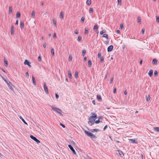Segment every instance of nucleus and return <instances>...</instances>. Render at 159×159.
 Returning a JSON list of instances; mask_svg holds the SVG:
<instances>
[{
  "instance_id": "obj_1",
  "label": "nucleus",
  "mask_w": 159,
  "mask_h": 159,
  "mask_svg": "<svg viewBox=\"0 0 159 159\" xmlns=\"http://www.w3.org/2000/svg\"><path fill=\"white\" fill-rule=\"evenodd\" d=\"M91 114L93 116H91L89 117V121L88 122V124L90 126H92L94 124V122L96 120L97 117V115L95 113H92Z\"/></svg>"
},
{
  "instance_id": "obj_2",
  "label": "nucleus",
  "mask_w": 159,
  "mask_h": 159,
  "mask_svg": "<svg viewBox=\"0 0 159 159\" xmlns=\"http://www.w3.org/2000/svg\"><path fill=\"white\" fill-rule=\"evenodd\" d=\"M51 108L52 110L55 111L56 112L62 115V111L60 109L57 108L54 105L51 106Z\"/></svg>"
},
{
  "instance_id": "obj_3",
  "label": "nucleus",
  "mask_w": 159,
  "mask_h": 159,
  "mask_svg": "<svg viewBox=\"0 0 159 159\" xmlns=\"http://www.w3.org/2000/svg\"><path fill=\"white\" fill-rule=\"evenodd\" d=\"M30 138L34 140L37 143H40V141L38 140L35 137H34L32 135H31L30 136Z\"/></svg>"
},
{
  "instance_id": "obj_4",
  "label": "nucleus",
  "mask_w": 159,
  "mask_h": 159,
  "mask_svg": "<svg viewBox=\"0 0 159 159\" xmlns=\"http://www.w3.org/2000/svg\"><path fill=\"white\" fill-rule=\"evenodd\" d=\"M68 147L71 150V151L73 152V154L75 155L76 154V153L73 148V147L72 146L70 145H68Z\"/></svg>"
},
{
  "instance_id": "obj_5",
  "label": "nucleus",
  "mask_w": 159,
  "mask_h": 159,
  "mask_svg": "<svg viewBox=\"0 0 159 159\" xmlns=\"http://www.w3.org/2000/svg\"><path fill=\"white\" fill-rule=\"evenodd\" d=\"M24 64L25 65H27L29 67H31V66L30 65V62L28 60H26L24 62Z\"/></svg>"
},
{
  "instance_id": "obj_6",
  "label": "nucleus",
  "mask_w": 159,
  "mask_h": 159,
  "mask_svg": "<svg viewBox=\"0 0 159 159\" xmlns=\"http://www.w3.org/2000/svg\"><path fill=\"white\" fill-rule=\"evenodd\" d=\"M44 90L45 92L47 94L48 93V89L47 87L46 86V84L45 83H44Z\"/></svg>"
},
{
  "instance_id": "obj_7",
  "label": "nucleus",
  "mask_w": 159,
  "mask_h": 159,
  "mask_svg": "<svg viewBox=\"0 0 159 159\" xmlns=\"http://www.w3.org/2000/svg\"><path fill=\"white\" fill-rule=\"evenodd\" d=\"M8 86L9 88L10 89H11L12 91H13L14 90V86L11 83L10 84L8 85Z\"/></svg>"
},
{
  "instance_id": "obj_8",
  "label": "nucleus",
  "mask_w": 159,
  "mask_h": 159,
  "mask_svg": "<svg viewBox=\"0 0 159 159\" xmlns=\"http://www.w3.org/2000/svg\"><path fill=\"white\" fill-rule=\"evenodd\" d=\"M129 140L130 141V142L132 143H137L138 142L136 140H135L134 139H129Z\"/></svg>"
},
{
  "instance_id": "obj_9",
  "label": "nucleus",
  "mask_w": 159,
  "mask_h": 159,
  "mask_svg": "<svg viewBox=\"0 0 159 159\" xmlns=\"http://www.w3.org/2000/svg\"><path fill=\"white\" fill-rule=\"evenodd\" d=\"M113 49V46L112 45H110L107 48V51L109 52L112 50Z\"/></svg>"
},
{
  "instance_id": "obj_10",
  "label": "nucleus",
  "mask_w": 159,
  "mask_h": 159,
  "mask_svg": "<svg viewBox=\"0 0 159 159\" xmlns=\"http://www.w3.org/2000/svg\"><path fill=\"white\" fill-rule=\"evenodd\" d=\"M153 70L151 69L148 72V74L150 77H151L153 74Z\"/></svg>"
},
{
  "instance_id": "obj_11",
  "label": "nucleus",
  "mask_w": 159,
  "mask_h": 159,
  "mask_svg": "<svg viewBox=\"0 0 159 159\" xmlns=\"http://www.w3.org/2000/svg\"><path fill=\"white\" fill-rule=\"evenodd\" d=\"M20 27L21 30L23 29L24 27V23L23 21H20Z\"/></svg>"
},
{
  "instance_id": "obj_12",
  "label": "nucleus",
  "mask_w": 159,
  "mask_h": 159,
  "mask_svg": "<svg viewBox=\"0 0 159 159\" xmlns=\"http://www.w3.org/2000/svg\"><path fill=\"white\" fill-rule=\"evenodd\" d=\"M35 12L34 11H32L31 16L32 18H34L35 16Z\"/></svg>"
},
{
  "instance_id": "obj_13",
  "label": "nucleus",
  "mask_w": 159,
  "mask_h": 159,
  "mask_svg": "<svg viewBox=\"0 0 159 159\" xmlns=\"http://www.w3.org/2000/svg\"><path fill=\"white\" fill-rule=\"evenodd\" d=\"M153 129L155 131L159 132V127H154Z\"/></svg>"
},
{
  "instance_id": "obj_14",
  "label": "nucleus",
  "mask_w": 159,
  "mask_h": 159,
  "mask_svg": "<svg viewBox=\"0 0 159 159\" xmlns=\"http://www.w3.org/2000/svg\"><path fill=\"white\" fill-rule=\"evenodd\" d=\"M84 132L88 136L90 137L91 133L86 130H85Z\"/></svg>"
},
{
  "instance_id": "obj_15",
  "label": "nucleus",
  "mask_w": 159,
  "mask_h": 159,
  "mask_svg": "<svg viewBox=\"0 0 159 159\" xmlns=\"http://www.w3.org/2000/svg\"><path fill=\"white\" fill-rule=\"evenodd\" d=\"M14 32V29L13 26H12L11 28V34H13Z\"/></svg>"
},
{
  "instance_id": "obj_16",
  "label": "nucleus",
  "mask_w": 159,
  "mask_h": 159,
  "mask_svg": "<svg viewBox=\"0 0 159 159\" xmlns=\"http://www.w3.org/2000/svg\"><path fill=\"white\" fill-rule=\"evenodd\" d=\"M97 98L99 102L102 101L101 97L100 95H97Z\"/></svg>"
},
{
  "instance_id": "obj_17",
  "label": "nucleus",
  "mask_w": 159,
  "mask_h": 159,
  "mask_svg": "<svg viewBox=\"0 0 159 159\" xmlns=\"http://www.w3.org/2000/svg\"><path fill=\"white\" fill-rule=\"evenodd\" d=\"M19 118L25 125H28L27 123L25 121L21 116H20Z\"/></svg>"
},
{
  "instance_id": "obj_18",
  "label": "nucleus",
  "mask_w": 159,
  "mask_h": 159,
  "mask_svg": "<svg viewBox=\"0 0 159 159\" xmlns=\"http://www.w3.org/2000/svg\"><path fill=\"white\" fill-rule=\"evenodd\" d=\"M4 62L5 66L7 67L8 65L7 61L5 59H4Z\"/></svg>"
},
{
  "instance_id": "obj_19",
  "label": "nucleus",
  "mask_w": 159,
  "mask_h": 159,
  "mask_svg": "<svg viewBox=\"0 0 159 159\" xmlns=\"http://www.w3.org/2000/svg\"><path fill=\"white\" fill-rule=\"evenodd\" d=\"M12 7H9V13L10 14L12 13Z\"/></svg>"
},
{
  "instance_id": "obj_20",
  "label": "nucleus",
  "mask_w": 159,
  "mask_h": 159,
  "mask_svg": "<svg viewBox=\"0 0 159 159\" xmlns=\"http://www.w3.org/2000/svg\"><path fill=\"white\" fill-rule=\"evenodd\" d=\"M68 76L70 78H71L72 77L70 71H68Z\"/></svg>"
},
{
  "instance_id": "obj_21",
  "label": "nucleus",
  "mask_w": 159,
  "mask_h": 159,
  "mask_svg": "<svg viewBox=\"0 0 159 159\" xmlns=\"http://www.w3.org/2000/svg\"><path fill=\"white\" fill-rule=\"evenodd\" d=\"M32 80L33 81V84H34V85H36V82L35 80V78L33 76L32 77Z\"/></svg>"
},
{
  "instance_id": "obj_22",
  "label": "nucleus",
  "mask_w": 159,
  "mask_h": 159,
  "mask_svg": "<svg viewBox=\"0 0 159 159\" xmlns=\"http://www.w3.org/2000/svg\"><path fill=\"white\" fill-rule=\"evenodd\" d=\"M90 138H94V139H96L97 138L96 136L95 135H94V134H93L92 133L90 134Z\"/></svg>"
},
{
  "instance_id": "obj_23",
  "label": "nucleus",
  "mask_w": 159,
  "mask_h": 159,
  "mask_svg": "<svg viewBox=\"0 0 159 159\" xmlns=\"http://www.w3.org/2000/svg\"><path fill=\"white\" fill-rule=\"evenodd\" d=\"M92 65L91 61L90 60H89L88 61V66L89 67H91Z\"/></svg>"
},
{
  "instance_id": "obj_24",
  "label": "nucleus",
  "mask_w": 159,
  "mask_h": 159,
  "mask_svg": "<svg viewBox=\"0 0 159 159\" xmlns=\"http://www.w3.org/2000/svg\"><path fill=\"white\" fill-rule=\"evenodd\" d=\"M138 22L139 24L141 23V18L140 17H138L137 18Z\"/></svg>"
},
{
  "instance_id": "obj_25",
  "label": "nucleus",
  "mask_w": 159,
  "mask_h": 159,
  "mask_svg": "<svg viewBox=\"0 0 159 159\" xmlns=\"http://www.w3.org/2000/svg\"><path fill=\"white\" fill-rule=\"evenodd\" d=\"M157 60L156 59H154L153 60V61H152V63L153 64H157Z\"/></svg>"
},
{
  "instance_id": "obj_26",
  "label": "nucleus",
  "mask_w": 159,
  "mask_h": 159,
  "mask_svg": "<svg viewBox=\"0 0 159 159\" xmlns=\"http://www.w3.org/2000/svg\"><path fill=\"white\" fill-rule=\"evenodd\" d=\"M91 3V0H87L86 2L87 4L88 5H90Z\"/></svg>"
},
{
  "instance_id": "obj_27",
  "label": "nucleus",
  "mask_w": 159,
  "mask_h": 159,
  "mask_svg": "<svg viewBox=\"0 0 159 159\" xmlns=\"http://www.w3.org/2000/svg\"><path fill=\"white\" fill-rule=\"evenodd\" d=\"M51 54L53 56H54V49L53 48H52L51 49Z\"/></svg>"
},
{
  "instance_id": "obj_28",
  "label": "nucleus",
  "mask_w": 159,
  "mask_h": 159,
  "mask_svg": "<svg viewBox=\"0 0 159 159\" xmlns=\"http://www.w3.org/2000/svg\"><path fill=\"white\" fill-rule=\"evenodd\" d=\"M64 16V13L62 12H61L60 13V17L63 18Z\"/></svg>"
},
{
  "instance_id": "obj_29",
  "label": "nucleus",
  "mask_w": 159,
  "mask_h": 159,
  "mask_svg": "<svg viewBox=\"0 0 159 159\" xmlns=\"http://www.w3.org/2000/svg\"><path fill=\"white\" fill-rule=\"evenodd\" d=\"M86 52V51L85 49H84L83 50L82 53V55H83V56H84Z\"/></svg>"
},
{
  "instance_id": "obj_30",
  "label": "nucleus",
  "mask_w": 159,
  "mask_h": 159,
  "mask_svg": "<svg viewBox=\"0 0 159 159\" xmlns=\"http://www.w3.org/2000/svg\"><path fill=\"white\" fill-rule=\"evenodd\" d=\"M102 37L104 38H105L107 39H108V35L107 34H104L103 35Z\"/></svg>"
},
{
  "instance_id": "obj_31",
  "label": "nucleus",
  "mask_w": 159,
  "mask_h": 159,
  "mask_svg": "<svg viewBox=\"0 0 159 159\" xmlns=\"http://www.w3.org/2000/svg\"><path fill=\"white\" fill-rule=\"evenodd\" d=\"M78 73L77 71H76L75 73V74L74 75L75 77V78H77L78 77Z\"/></svg>"
},
{
  "instance_id": "obj_32",
  "label": "nucleus",
  "mask_w": 159,
  "mask_h": 159,
  "mask_svg": "<svg viewBox=\"0 0 159 159\" xmlns=\"http://www.w3.org/2000/svg\"><path fill=\"white\" fill-rule=\"evenodd\" d=\"M150 96L149 95H148L146 97V100L147 101H149L150 100Z\"/></svg>"
},
{
  "instance_id": "obj_33",
  "label": "nucleus",
  "mask_w": 159,
  "mask_h": 159,
  "mask_svg": "<svg viewBox=\"0 0 159 159\" xmlns=\"http://www.w3.org/2000/svg\"><path fill=\"white\" fill-rule=\"evenodd\" d=\"M20 14L19 12H17L16 14V16L18 18H20Z\"/></svg>"
},
{
  "instance_id": "obj_34",
  "label": "nucleus",
  "mask_w": 159,
  "mask_h": 159,
  "mask_svg": "<svg viewBox=\"0 0 159 159\" xmlns=\"http://www.w3.org/2000/svg\"><path fill=\"white\" fill-rule=\"evenodd\" d=\"M53 24L56 26V24H57L56 20L54 19H53Z\"/></svg>"
},
{
  "instance_id": "obj_35",
  "label": "nucleus",
  "mask_w": 159,
  "mask_h": 159,
  "mask_svg": "<svg viewBox=\"0 0 159 159\" xmlns=\"http://www.w3.org/2000/svg\"><path fill=\"white\" fill-rule=\"evenodd\" d=\"M72 57L70 55L69 57V58H68L69 61H72Z\"/></svg>"
},
{
  "instance_id": "obj_36",
  "label": "nucleus",
  "mask_w": 159,
  "mask_h": 159,
  "mask_svg": "<svg viewBox=\"0 0 159 159\" xmlns=\"http://www.w3.org/2000/svg\"><path fill=\"white\" fill-rule=\"evenodd\" d=\"M82 37L81 36H79L78 37L77 40L78 41H80L81 40V39Z\"/></svg>"
},
{
  "instance_id": "obj_37",
  "label": "nucleus",
  "mask_w": 159,
  "mask_h": 159,
  "mask_svg": "<svg viewBox=\"0 0 159 159\" xmlns=\"http://www.w3.org/2000/svg\"><path fill=\"white\" fill-rule=\"evenodd\" d=\"M99 131V130L98 129H93L92 131V132H93V131L98 132Z\"/></svg>"
},
{
  "instance_id": "obj_38",
  "label": "nucleus",
  "mask_w": 159,
  "mask_h": 159,
  "mask_svg": "<svg viewBox=\"0 0 159 159\" xmlns=\"http://www.w3.org/2000/svg\"><path fill=\"white\" fill-rule=\"evenodd\" d=\"M98 28V25H94L93 28V30H95V29H97Z\"/></svg>"
},
{
  "instance_id": "obj_39",
  "label": "nucleus",
  "mask_w": 159,
  "mask_h": 159,
  "mask_svg": "<svg viewBox=\"0 0 159 159\" xmlns=\"http://www.w3.org/2000/svg\"><path fill=\"white\" fill-rule=\"evenodd\" d=\"M38 60L39 61H41V56H39L38 58Z\"/></svg>"
},
{
  "instance_id": "obj_40",
  "label": "nucleus",
  "mask_w": 159,
  "mask_h": 159,
  "mask_svg": "<svg viewBox=\"0 0 159 159\" xmlns=\"http://www.w3.org/2000/svg\"><path fill=\"white\" fill-rule=\"evenodd\" d=\"M154 74L156 76H157L158 75L157 72V71H155L154 72Z\"/></svg>"
},
{
  "instance_id": "obj_41",
  "label": "nucleus",
  "mask_w": 159,
  "mask_h": 159,
  "mask_svg": "<svg viewBox=\"0 0 159 159\" xmlns=\"http://www.w3.org/2000/svg\"><path fill=\"white\" fill-rule=\"evenodd\" d=\"M118 152L120 155H121L122 154H123V152L122 151L119 150Z\"/></svg>"
},
{
  "instance_id": "obj_42",
  "label": "nucleus",
  "mask_w": 159,
  "mask_h": 159,
  "mask_svg": "<svg viewBox=\"0 0 159 159\" xmlns=\"http://www.w3.org/2000/svg\"><path fill=\"white\" fill-rule=\"evenodd\" d=\"M156 21L157 22L159 23V16H156Z\"/></svg>"
},
{
  "instance_id": "obj_43",
  "label": "nucleus",
  "mask_w": 159,
  "mask_h": 159,
  "mask_svg": "<svg viewBox=\"0 0 159 159\" xmlns=\"http://www.w3.org/2000/svg\"><path fill=\"white\" fill-rule=\"evenodd\" d=\"M88 30L86 28L85 29V31H84V34H86L88 33Z\"/></svg>"
},
{
  "instance_id": "obj_44",
  "label": "nucleus",
  "mask_w": 159,
  "mask_h": 159,
  "mask_svg": "<svg viewBox=\"0 0 159 159\" xmlns=\"http://www.w3.org/2000/svg\"><path fill=\"white\" fill-rule=\"evenodd\" d=\"M98 58H99L100 57H101V52H99L98 54Z\"/></svg>"
},
{
  "instance_id": "obj_45",
  "label": "nucleus",
  "mask_w": 159,
  "mask_h": 159,
  "mask_svg": "<svg viewBox=\"0 0 159 159\" xmlns=\"http://www.w3.org/2000/svg\"><path fill=\"white\" fill-rule=\"evenodd\" d=\"M104 61V59L103 57H100V61L101 62H102L103 61Z\"/></svg>"
},
{
  "instance_id": "obj_46",
  "label": "nucleus",
  "mask_w": 159,
  "mask_h": 159,
  "mask_svg": "<svg viewBox=\"0 0 159 159\" xmlns=\"http://www.w3.org/2000/svg\"><path fill=\"white\" fill-rule=\"evenodd\" d=\"M93 11V8H91L89 10V13H92Z\"/></svg>"
},
{
  "instance_id": "obj_47",
  "label": "nucleus",
  "mask_w": 159,
  "mask_h": 159,
  "mask_svg": "<svg viewBox=\"0 0 159 159\" xmlns=\"http://www.w3.org/2000/svg\"><path fill=\"white\" fill-rule=\"evenodd\" d=\"M118 4L119 5H120L121 3V0H117Z\"/></svg>"
},
{
  "instance_id": "obj_48",
  "label": "nucleus",
  "mask_w": 159,
  "mask_h": 159,
  "mask_svg": "<svg viewBox=\"0 0 159 159\" xmlns=\"http://www.w3.org/2000/svg\"><path fill=\"white\" fill-rule=\"evenodd\" d=\"M113 80V77H112L111 78L110 81V83L111 84L112 83Z\"/></svg>"
},
{
  "instance_id": "obj_49",
  "label": "nucleus",
  "mask_w": 159,
  "mask_h": 159,
  "mask_svg": "<svg viewBox=\"0 0 159 159\" xmlns=\"http://www.w3.org/2000/svg\"><path fill=\"white\" fill-rule=\"evenodd\" d=\"M145 31V29H143L142 31V34H144V33Z\"/></svg>"
},
{
  "instance_id": "obj_50",
  "label": "nucleus",
  "mask_w": 159,
  "mask_h": 159,
  "mask_svg": "<svg viewBox=\"0 0 159 159\" xmlns=\"http://www.w3.org/2000/svg\"><path fill=\"white\" fill-rule=\"evenodd\" d=\"M101 122V121H100L99 120H96V121H95V123L97 124H98Z\"/></svg>"
},
{
  "instance_id": "obj_51",
  "label": "nucleus",
  "mask_w": 159,
  "mask_h": 159,
  "mask_svg": "<svg viewBox=\"0 0 159 159\" xmlns=\"http://www.w3.org/2000/svg\"><path fill=\"white\" fill-rule=\"evenodd\" d=\"M25 74H26V76L27 77V78H29V74L28 73V72H26V73Z\"/></svg>"
},
{
  "instance_id": "obj_52",
  "label": "nucleus",
  "mask_w": 159,
  "mask_h": 159,
  "mask_svg": "<svg viewBox=\"0 0 159 159\" xmlns=\"http://www.w3.org/2000/svg\"><path fill=\"white\" fill-rule=\"evenodd\" d=\"M85 18L84 17H83L81 19V21L83 22L84 21Z\"/></svg>"
},
{
  "instance_id": "obj_53",
  "label": "nucleus",
  "mask_w": 159,
  "mask_h": 159,
  "mask_svg": "<svg viewBox=\"0 0 159 159\" xmlns=\"http://www.w3.org/2000/svg\"><path fill=\"white\" fill-rule=\"evenodd\" d=\"M56 33H54L53 36V38H56Z\"/></svg>"
},
{
  "instance_id": "obj_54",
  "label": "nucleus",
  "mask_w": 159,
  "mask_h": 159,
  "mask_svg": "<svg viewBox=\"0 0 159 159\" xmlns=\"http://www.w3.org/2000/svg\"><path fill=\"white\" fill-rule=\"evenodd\" d=\"M116 88H114V90H113V93H115L116 92Z\"/></svg>"
},
{
  "instance_id": "obj_55",
  "label": "nucleus",
  "mask_w": 159,
  "mask_h": 159,
  "mask_svg": "<svg viewBox=\"0 0 159 159\" xmlns=\"http://www.w3.org/2000/svg\"><path fill=\"white\" fill-rule=\"evenodd\" d=\"M46 46V43H44L43 44V47L44 48H45Z\"/></svg>"
},
{
  "instance_id": "obj_56",
  "label": "nucleus",
  "mask_w": 159,
  "mask_h": 159,
  "mask_svg": "<svg viewBox=\"0 0 159 159\" xmlns=\"http://www.w3.org/2000/svg\"><path fill=\"white\" fill-rule=\"evenodd\" d=\"M120 27L121 29H122L123 28V24H121L120 25Z\"/></svg>"
},
{
  "instance_id": "obj_57",
  "label": "nucleus",
  "mask_w": 159,
  "mask_h": 159,
  "mask_svg": "<svg viewBox=\"0 0 159 159\" xmlns=\"http://www.w3.org/2000/svg\"><path fill=\"white\" fill-rule=\"evenodd\" d=\"M60 125L64 128L65 127V125H64L62 124L61 123H60Z\"/></svg>"
},
{
  "instance_id": "obj_58",
  "label": "nucleus",
  "mask_w": 159,
  "mask_h": 159,
  "mask_svg": "<svg viewBox=\"0 0 159 159\" xmlns=\"http://www.w3.org/2000/svg\"><path fill=\"white\" fill-rule=\"evenodd\" d=\"M55 95H56V99H58V97H59L58 95L57 94H56Z\"/></svg>"
},
{
  "instance_id": "obj_59",
  "label": "nucleus",
  "mask_w": 159,
  "mask_h": 159,
  "mask_svg": "<svg viewBox=\"0 0 159 159\" xmlns=\"http://www.w3.org/2000/svg\"><path fill=\"white\" fill-rule=\"evenodd\" d=\"M74 32L75 34H78V32L77 30H75Z\"/></svg>"
},
{
  "instance_id": "obj_60",
  "label": "nucleus",
  "mask_w": 159,
  "mask_h": 159,
  "mask_svg": "<svg viewBox=\"0 0 159 159\" xmlns=\"http://www.w3.org/2000/svg\"><path fill=\"white\" fill-rule=\"evenodd\" d=\"M106 32V31L105 30V31L104 32H103V31H101L100 33V34H101L102 35V34L104 33H105Z\"/></svg>"
},
{
  "instance_id": "obj_61",
  "label": "nucleus",
  "mask_w": 159,
  "mask_h": 159,
  "mask_svg": "<svg viewBox=\"0 0 159 159\" xmlns=\"http://www.w3.org/2000/svg\"><path fill=\"white\" fill-rule=\"evenodd\" d=\"M18 20H16V22L15 24L16 25H18Z\"/></svg>"
},
{
  "instance_id": "obj_62",
  "label": "nucleus",
  "mask_w": 159,
  "mask_h": 159,
  "mask_svg": "<svg viewBox=\"0 0 159 159\" xmlns=\"http://www.w3.org/2000/svg\"><path fill=\"white\" fill-rule=\"evenodd\" d=\"M107 127V125H105L103 128V130H105Z\"/></svg>"
},
{
  "instance_id": "obj_63",
  "label": "nucleus",
  "mask_w": 159,
  "mask_h": 159,
  "mask_svg": "<svg viewBox=\"0 0 159 159\" xmlns=\"http://www.w3.org/2000/svg\"><path fill=\"white\" fill-rule=\"evenodd\" d=\"M7 84V85H9V84H10L11 83V82H8L7 81H6V82H5Z\"/></svg>"
},
{
  "instance_id": "obj_64",
  "label": "nucleus",
  "mask_w": 159,
  "mask_h": 159,
  "mask_svg": "<svg viewBox=\"0 0 159 159\" xmlns=\"http://www.w3.org/2000/svg\"><path fill=\"white\" fill-rule=\"evenodd\" d=\"M87 58L86 57H85L84 59V61H86L87 60Z\"/></svg>"
}]
</instances>
